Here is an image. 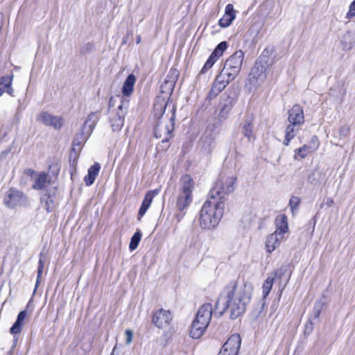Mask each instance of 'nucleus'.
Here are the masks:
<instances>
[{"label":"nucleus","mask_w":355,"mask_h":355,"mask_svg":"<svg viewBox=\"0 0 355 355\" xmlns=\"http://www.w3.org/2000/svg\"><path fill=\"white\" fill-rule=\"evenodd\" d=\"M179 73L176 69H170L164 81L160 87V92L166 94V96L157 99L154 103L153 116L155 120L154 125V136L159 139L162 136V125L165 130V137L162 140L163 148H168V142L173 137L176 116V105L172 103L171 96L173 92L175 85Z\"/></svg>","instance_id":"1"},{"label":"nucleus","mask_w":355,"mask_h":355,"mask_svg":"<svg viewBox=\"0 0 355 355\" xmlns=\"http://www.w3.org/2000/svg\"><path fill=\"white\" fill-rule=\"evenodd\" d=\"M252 297V288L245 283L239 285L236 282H230L222 291L214 305V313L220 318L230 310V318L235 320L245 311Z\"/></svg>","instance_id":"2"},{"label":"nucleus","mask_w":355,"mask_h":355,"mask_svg":"<svg viewBox=\"0 0 355 355\" xmlns=\"http://www.w3.org/2000/svg\"><path fill=\"white\" fill-rule=\"evenodd\" d=\"M224 200H214L209 197L200 211V225L205 230L215 228L220 221L224 213Z\"/></svg>","instance_id":"3"},{"label":"nucleus","mask_w":355,"mask_h":355,"mask_svg":"<svg viewBox=\"0 0 355 355\" xmlns=\"http://www.w3.org/2000/svg\"><path fill=\"white\" fill-rule=\"evenodd\" d=\"M120 104L113 111L107 112V121L112 132L119 133L124 125L129 107V99L118 96Z\"/></svg>","instance_id":"4"},{"label":"nucleus","mask_w":355,"mask_h":355,"mask_svg":"<svg viewBox=\"0 0 355 355\" xmlns=\"http://www.w3.org/2000/svg\"><path fill=\"white\" fill-rule=\"evenodd\" d=\"M237 178L234 175L225 176L220 174L219 178L215 182L214 186L210 190L209 197L214 200L223 198L224 203L226 201L225 195L232 193L234 191V184Z\"/></svg>","instance_id":"5"},{"label":"nucleus","mask_w":355,"mask_h":355,"mask_svg":"<svg viewBox=\"0 0 355 355\" xmlns=\"http://www.w3.org/2000/svg\"><path fill=\"white\" fill-rule=\"evenodd\" d=\"M236 96L233 92L227 90L220 97V101L216 112H218L217 122L214 123L220 124L227 120L230 112L236 102Z\"/></svg>","instance_id":"6"},{"label":"nucleus","mask_w":355,"mask_h":355,"mask_svg":"<svg viewBox=\"0 0 355 355\" xmlns=\"http://www.w3.org/2000/svg\"><path fill=\"white\" fill-rule=\"evenodd\" d=\"M244 55L243 51H236L227 59L220 73L227 77L229 80H234L241 71Z\"/></svg>","instance_id":"7"},{"label":"nucleus","mask_w":355,"mask_h":355,"mask_svg":"<svg viewBox=\"0 0 355 355\" xmlns=\"http://www.w3.org/2000/svg\"><path fill=\"white\" fill-rule=\"evenodd\" d=\"M3 202L10 209L17 207H28L30 204L28 196L21 191L11 187L5 192Z\"/></svg>","instance_id":"8"},{"label":"nucleus","mask_w":355,"mask_h":355,"mask_svg":"<svg viewBox=\"0 0 355 355\" xmlns=\"http://www.w3.org/2000/svg\"><path fill=\"white\" fill-rule=\"evenodd\" d=\"M219 124L209 123L203 132L202 141V149L205 153L210 154L215 148V140L218 135V128Z\"/></svg>","instance_id":"9"},{"label":"nucleus","mask_w":355,"mask_h":355,"mask_svg":"<svg viewBox=\"0 0 355 355\" xmlns=\"http://www.w3.org/2000/svg\"><path fill=\"white\" fill-rule=\"evenodd\" d=\"M254 116L252 114L245 115L243 121L240 123L239 128L244 139L250 143H253L256 139L254 130Z\"/></svg>","instance_id":"10"},{"label":"nucleus","mask_w":355,"mask_h":355,"mask_svg":"<svg viewBox=\"0 0 355 355\" xmlns=\"http://www.w3.org/2000/svg\"><path fill=\"white\" fill-rule=\"evenodd\" d=\"M228 47V42L227 41H222L214 48L208 59L206 60L202 68L201 69L200 73H205L208 69H211L216 62L223 55L224 52Z\"/></svg>","instance_id":"11"},{"label":"nucleus","mask_w":355,"mask_h":355,"mask_svg":"<svg viewBox=\"0 0 355 355\" xmlns=\"http://www.w3.org/2000/svg\"><path fill=\"white\" fill-rule=\"evenodd\" d=\"M227 77L225 76L223 73H220L215 78L213 83L211 84V89L207 94L206 100L211 101L215 98L231 82Z\"/></svg>","instance_id":"12"},{"label":"nucleus","mask_w":355,"mask_h":355,"mask_svg":"<svg viewBox=\"0 0 355 355\" xmlns=\"http://www.w3.org/2000/svg\"><path fill=\"white\" fill-rule=\"evenodd\" d=\"M241 344L239 334H232L224 343L218 355H238Z\"/></svg>","instance_id":"13"},{"label":"nucleus","mask_w":355,"mask_h":355,"mask_svg":"<svg viewBox=\"0 0 355 355\" xmlns=\"http://www.w3.org/2000/svg\"><path fill=\"white\" fill-rule=\"evenodd\" d=\"M268 67L269 66L256 61L249 73V80L254 84L262 83L266 77V70Z\"/></svg>","instance_id":"14"},{"label":"nucleus","mask_w":355,"mask_h":355,"mask_svg":"<svg viewBox=\"0 0 355 355\" xmlns=\"http://www.w3.org/2000/svg\"><path fill=\"white\" fill-rule=\"evenodd\" d=\"M172 320L171 312L160 309L152 317L153 324L159 329L168 326Z\"/></svg>","instance_id":"15"},{"label":"nucleus","mask_w":355,"mask_h":355,"mask_svg":"<svg viewBox=\"0 0 355 355\" xmlns=\"http://www.w3.org/2000/svg\"><path fill=\"white\" fill-rule=\"evenodd\" d=\"M39 120L45 125L52 127L55 130H60L63 125V118L54 116L48 112H42Z\"/></svg>","instance_id":"16"},{"label":"nucleus","mask_w":355,"mask_h":355,"mask_svg":"<svg viewBox=\"0 0 355 355\" xmlns=\"http://www.w3.org/2000/svg\"><path fill=\"white\" fill-rule=\"evenodd\" d=\"M288 121L297 125H302L304 123V114L302 107L295 104L288 111Z\"/></svg>","instance_id":"17"},{"label":"nucleus","mask_w":355,"mask_h":355,"mask_svg":"<svg viewBox=\"0 0 355 355\" xmlns=\"http://www.w3.org/2000/svg\"><path fill=\"white\" fill-rule=\"evenodd\" d=\"M235 18L236 12L234 6L232 4L228 3L225 6L224 15L218 21V25L221 28H227L232 24Z\"/></svg>","instance_id":"18"},{"label":"nucleus","mask_w":355,"mask_h":355,"mask_svg":"<svg viewBox=\"0 0 355 355\" xmlns=\"http://www.w3.org/2000/svg\"><path fill=\"white\" fill-rule=\"evenodd\" d=\"M136 82V77L133 73L128 75L121 88L122 95L120 97H124L128 99V97L134 91V86Z\"/></svg>","instance_id":"19"},{"label":"nucleus","mask_w":355,"mask_h":355,"mask_svg":"<svg viewBox=\"0 0 355 355\" xmlns=\"http://www.w3.org/2000/svg\"><path fill=\"white\" fill-rule=\"evenodd\" d=\"M27 311L26 310H22L19 311L17 316V319L15 322L12 324L11 327L10 328V333L13 335H17L21 334L24 320L27 316Z\"/></svg>","instance_id":"20"},{"label":"nucleus","mask_w":355,"mask_h":355,"mask_svg":"<svg viewBox=\"0 0 355 355\" xmlns=\"http://www.w3.org/2000/svg\"><path fill=\"white\" fill-rule=\"evenodd\" d=\"M101 169V164L98 162H95L87 170V173L84 178V181L86 186L89 187L92 185L98 176Z\"/></svg>","instance_id":"21"},{"label":"nucleus","mask_w":355,"mask_h":355,"mask_svg":"<svg viewBox=\"0 0 355 355\" xmlns=\"http://www.w3.org/2000/svg\"><path fill=\"white\" fill-rule=\"evenodd\" d=\"M282 235H279L277 232L270 234L266 241V250L268 252L271 253L279 245Z\"/></svg>","instance_id":"22"},{"label":"nucleus","mask_w":355,"mask_h":355,"mask_svg":"<svg viewBox=\"0 0 355 355\" xmlns=\"http://www.w3.org/2000/svg\"><path fill=\"white\" fill-rule=\"evenodd\" d=\"M98 120L99 117L97 116V112H92L87 116L81 128H83V130H87L90 133H92Z\"/></svg>","instance_id":"23"},{"label":"nucleus","mask_w":355,"mask_h":355,"mask_svg":"<svg viewBox=\"0 0 355 355\" xmlns=\"http://www.w3.org/2000/svg\"><path fill=\"white\" fill-rule=\"evenodd\" d=\"M275 225L279 235L284 234L288 231V218L286 214H279L275 218Z\"/></svg>","instance_id":"24"},{"label":"nucleus","mask_w":355,"mask_h":355,"mask_svg":"<svg viewBox=\"0 0 355 355\" xmlns=\"http://www.w3.org/2000/svg\"><path fill=\"white\" fill-rule=\"evenodd\" d=\"M92 134L89 131L80 128V132L76 134L73 138L72 146L82 148L83 144L86 142Z\"/></svg>","instance_id":"25"},{"label":"nucleus","mask_w":355,"mask_h":355,"mask_svg":"<svg viewBox=\"0 0 355 355\" xmlns=\"http://www.w3.org/2000/svg\"><path fill=\"white\" fill-rule=\"evenodd\" d=\"M299 130V125L291 123H289V124L287 125L285 129V138L284 141V144L285 146L289 145L291 141L295 138Z\"/></svg>","instance_id":"26"},{"label":"nucleus","mask_w":355,"mask_h":355,"mask_svg":"<svg viewBox=\"0 0 355 355\" xmlns=\"http://www.w3.org/2000/svg\"><path fill=\"white\" fill-rule=\"evenodd\" d=\"M182 194L192 196L193 179L189 175H184L181 178Z\"/></svg>","instance_id":"27"},{"label":"nucleus","mask_w":355,"mask_h":355,"mask_svg":"<svg viewBox=\"0 0 355 355\" xmlns=\"http://www.w3.org/2000/svg\"><path fill=\"white\" fill-rule=\"evenodd\" d=\"M206 329V327H203L200 322H197L196 320L194 319L191 326L190 336L193 339H198L202 336Z\"/></svg>","instance_id":"28"},{"label":"nucleus","mask_w":355,"mask_h":355,"mask_svg":"<svg viewBox=\"0 0 355 355\" xmlns=\"http://www.w3.org/2000/svg\"><path fill=\"white\" fill-rule=\"evenodd\" d=\"M192 202V196L188 194H181L178 196L177 200V208L180 212H183L188 208L191 202Z\"/></svg>","instance_id":"29"},{"label":"nucleus","mask_w":355,"mask_h":355,"mask_svg":"<svg viewBox=\"0 0 355 355\" xmlns=\"http://www.w3.org/2000/svg\"><path fill=\"white\" fill-rule=\"evenodd\" d=\"M325 297L323 296L322 299L317 300L313 306V310L311 315L309 317V318L312 319V321L314 320H318L320 318L321 311L323 309V306L325 304Z\"/></svg>","instance_id":"30"},{"label":"nucleus","mask_w":355,"mask_h":355,"mask_svg":"<svg viewBox=\"0 0 355 355\" xmlns=\"http://www.w3.org/2000/svg\"><path fill=\"white\" fill-rule=\"evenodd\" d=\"M41 202L45 204V209L48 213L51 212L55 207L53 196L46 192L40 198Z\"/></svg>","instance_id":"31"},{"label":"nucleus","mask_w":355,"mask_h":355,"mask_svg":"<svg viewBox=\"0 0 355 355\" xmlns=\"http://www.w3.org/2000/svg\"><path fill=\"white\" fill-rule=\"evenodd\" d=\"M39 256H40V258H39V261H38V266H37V279H36L33 293H35V291L38 287V285L40 284L42 275L44 267V255L43 252H40Z\"/></svg>","instance_id":"32"},{"label":"nucleus","mask_w":355,"mask_h":355,"mask_svg":"<svg viewBox=\"0 0 355 355\" xmlns=\"http://www.w3.org/2000/svg\"><path fill=\"white\" fill-rule=\"evenodd\" d=\"M273 48L267 47L266 48L257 60V62H261L267 66H270L272 64V61L270 60V57L273 53Z\"/></svg>","instance_id":"33"},{"label":"nucleus","mask_w":355,"mask_h":355,"mask_svg":"<svg viewBox=\"0 0 355 355\" xmlns=\"http://www.w3.org/2000/svg\"><path fill=\"white\" fill-rule=\"evenodd\" d=\"M311 147H309V145L304 144L300 148H296L294 150V159H298V157L301 159L305 158L308 154L313 153L311 149H310Z\"/></svg>","instance_id":"34"},{"label":"nucleus","mask_w":355,"mask_h":355,"mask_svg":"<svg viewBox=\"0 0 355 355\" xmlns=\"http://www.w3.org/2000/svg\"><path fill=\"white\" fill-rule=\"evenodd\" d=\"M47 180V175L46 173L42 172L35 179V183L32 186V188L35 190H42L45 187L46 182Z\"/></svg>","instance_id":"35"},{"label":"nucleus","mask_w":355,"mask_h":355,"mask_svg":"<svg viewBox=\"0 0 355 355\" xmlns=\"http://www.w3.org/2000/svg\"><path fill=\"white\" fill-rule=\"evenodd\" d=\"M142 237V233L140 230H137V231L133 234L130 239V241L129 243V250L132 252L136 250L141 241Z\"/></svg>","instance_id":"36"},{"label":"nucleus","mask_w":355,"mask_h":355,"mask_svg":"<svg viewBox=\"0 0 355 355\" xmlns=\"http://www.w3.org/2000/svg\"><path fill=\"white\" fill-rule=\"evenodd\" d=\"M198 311L204 317L209 318V319L211 318L213 314L217 317L214 313V309H213L211 303L202 304Z\"/></svg>","instance_id":"37"},{"label":"nucleus","mask_w":355,"mask_h":355,"mask_svg":"<svg viewBox=\"0 0 355 355\" xmlns=\"http://www.w3.org/2000/svg\"><path fill=\"white\" fill-rule=\"evenodd\" d=\"M273 282H274V278L273 277H268L263 282V284L262 286V295H263V298H266L272 288V285H273Z\"/></svg>","instance_id":"38"},{"label":"nucleus","mask_w":355,"mask_h":355,"mask_svg":"<svg viewBox=\"0 0 355 355\" xmlns=\"http://www.w3.org/2000/svg\"><path fill=\"white\" fill-rule=\"evenodd\" d=\"M12 75L11 76H4L5 79H2L5 82L4 87L6 88V92L11 96H14V89L12 87Z\"/></svg>","instance_id":"39"},{"label":"nucleus","mask_w":355,"mask_h":355,"mask_svg":"<svg viewBox=\"0 0 355 355\" xmlns=\"http://www.w3.org/2000/svg\"><path fill=\"white\" fill-rule=\"evenodd\" d=\"M81 148L77 146H72V148L71 149L70 153H69V162L73 163V164H76L77 160L79 157V154L80 152Z\"/></svg>","instance_id":"40"},{"label":"nucleus","mask_w":355,"mask_h":355,"mask_svg":"<svg viewBox=\"0 0 355 355\" xmlns=\"http://www.w3.org/2000/svg\"><path fill=\"white\" fill-rule=\"evenodd\" d=\"M301 199L295 196H291V198L289 200V206L290 209L293 213L294 214V211L295 209H297L300 205Z\"/></svg>","instance_id":"41"},{"label":"nucleus","mask_w":355,"mask_h":355,"mask_svg":"<svg viewBox=\"0 0 355 355\" xmlns=\"http://www.w3.org/2000/svg\"><path fill=\"white\" fill-rule=\"evenodd\" d=\"M195 319L196 320L197 322H200V324L203 325V327H206L207 328L211 321V319H209V318L204 317L203 315L200 314L198 311L196 313Z\"/></svg>","instance_id":"42"},{"label":"nucleus","mask_w":355,"mask_h":355,"mask_svg":"<svg viewBox=\"0 0 355 355\" xmlns=\"http://www.w3.org/2000/svg\"><path fill=\"white\" fill-rule=\"evenodd\" d=\"M320 146V141L316 135H313L310 140V145H309V147H311L310 149L313 152H315L318 150V147Z\"/></svg>","instance_id":"43"},{"label":"nucleus","mask_w":355,"mask_h":355,"mask_svg":"<svg viewBox=\"0 0 355 355\" xmlns=\"http://www.w3.org/2000/svg\"><path fill=\"white\" fill-rule=\"evenodd\" d=\"M313 330V323L311 318H309L304 325V334L305 336H309Z\"/></svg>","instance_id":"44"},{"label":"nucleus","mask_w":355,"mask_h":355,"mask_svg":"<svg viewBox=\"0 0 355 355\" xmlns=\"http://www.w3.org/2000/svg\"><path fill=\"white\" fill-rule=\"evenodd\" d=\"M159 189H153V190H150L146 192L144 198L146 200H147L148 202H150V203H152L154 197L156 196L159 193Z\"/></svg>","instance_id":"45"},{"label":"nucleus","mask_w":355,"mask_h":355,"mask_svg":"<svg viewBox=\"0 0 355 355\" xmlns=\"http://www.w3.org/2000/svg\"><path fill=\"white\" fill-rule=\"evenodd\" d=\"M288 267V266H282L281 268L276 270L274 272L275 277L281 279L285 275V273L287 272Z\"/></svg>","instance_id":"46"},{"label":"nucleus","mask_w":355,"mask_h":355,"mask_svg":"<svg viewBox=\"0 0 355 355\" xmlns=\"http://www.w3.org/2000/svg\"><path fill=\"white\" fill-rule=\"evenodd\" d=\"M355 17V0H354L349 5V10L346 14V18L348 19H352Z\"/></svg>","instance_id":"47"},{"label":"nucleus","mask_w":355,"mask_h":355,"mask_svg":"<svg viewBox=\"0 0 355 355\" xmlns=\"http://www.w3.org/2000/svg\"><path fill=\"white\" fill-rule=\"evenodd\" d=\"M94 45L92 43H87L83 45L80 49V53L85 55L92 52L94 50Z\"/></svg>","instance_id":"48"},{"label":"nucleus","mask_w":355,"mask_h":355,"mask_svg":"<svg viewBox=\"0 0 355 355\" xmlns=\"http://www.w3.org/2000/svg\"><path fill=\"white\" fill-rule=\"evenodd\" d=\"M350 132V128L348 125H342L338 129V133L339 136L340 137H347Z\"/></svg>","instance_id":"49"},{"label":"nucleus","mask_w":355,"mask_h":355,"mask_svg":"<svg viewBox=\"0 0 355 355\" xmlns=\"http://www.w3.org/2000/svg\"><path fill=\"white\" fill-rule=\"evenodd\" d=\"M12 148V145H10L6 149L1 151L0 153V162L4 161L7 159L8 155L11 153Z\"/></svg>","instance_id":"50"},{"label":"nucleus","mask_w":355,"mask_h":355,"mask_svg":"<svg viewBox=\"0 0 355 355\" xmlns=\"http://www.w3.org/2000/svg\"><path fill=\"white\" fill-rule=\"evenodd\" d=\"M118 96L119 95H116V96H111L109 98V101H108V108H107V112H110V111H113L114 109H112L115 105H116V99L119 98H118Z\"/></svg>","instance_id":"51"},{"label":"nucleus","mask_w":355,"mask_h":355,"mask_svg":"<svg viewBox=\"0 0 355 355\" xmlns=\"http://www.w3.org/2000/svg\"><path fill=\"white\" fill-rule=\"evenodd\" d=\"M307 181L311 184H315L318 182V180L315 177V173L314 171H311L308 175Z\"/></svg>","instance_id":"52"},{"label":"nucleus","mask_w":355,"mask_h":355,"mask_svg":"<svg viewBox=\"0 0 355 355\" xmlns=\"http://www.w3.org/2000/svg\"><path fill=\"white\" fill-rule=\"evenodd\" d=\"M125 336H126L125 343H126V344L129 345L132 341L133 331L132 330H130V329H126L125 331Z\"/></svg>","instance_id":"53"},{"label":"nucleus","mask_w":355,"mask_h":355,"mask_svg":"<svg viewBox=\"0 0 355 355\" xmlns=\"http://www.w3.org/2000/svg\"><path fill=\"white\" fill-rule=\"evenodd\" d=\"M148 209V207L141 205L138 211V220H140L145 215Z\"/></svg>","instance_id":"54"},{"label":"nucleus","mask_w":355,"mask_h":355,"mask_svg":"<svg viewBox=\"0 0 355 355\" xmlns=\"http://www.w3.org/2000/svg\"><path fill=\"white\" fill-rule=\"evenodd\" d=\"M2 79H5L4 76L0 78V97L6 92V88L4 87L5 82Z\"/></svg>","instance_id":"55"},{"label":"nucleus","mask_w":355,"mask_h":355,"mask_svg":"<svg viewBox=\"0 0 355 355\" xmlns=\"http://www.w3.org/2000/svg\"><path fill=\"white\" fill-rule=\"evenodd\" d=\"M141 205L143 206H145V207H148V208L150 207L151 203L150 202H148L147 200H146L144 198L142 200V202H141Z\"/></svg>","instance_id":"56"},{"label":"nucleus","mask_w":355,"mask_h":355,"mask_svg":"<svg viewBox=\"0 0 355 355\" xmlns=\"http://www.w3.org/2000/svg\"><path fill=\"white\" fill-rule=\"evenodd\" d=\"M184 216V213L180 212L176 215V218H178V220H181Z\"/></svg>","instance_id":"57"},{"label":"nucleus","mask_w":355,"mask_h":355,"mask_svg":"<svg viewBox=\"0 0 355 355\" xmlns=\"http://www.w3.org/2000/svg\"><path fill=\"white\" fill-rule=\"evenodd\" d=\"M283 290H284V287L279 291V293H278V295H277V302H279V300L281 299Z\"/></svg>","instance_id":"58"},{"label":"nucleus","mask_w":355,"mask_h":355,"mask_svg":"<svg viewBox=\"0 0 355 355\" xmlns=\"http://www.w3.org/2000/svg\"><path fill=\"white\" fill-rule=\"evenodd\" d=\"M333 204H334V200L332 199H331V198H327V205L329 207H331Z\"/></svg>","instance_id":"59"},{"label":"nucleus","mask_w":355,"mask_h":355,"mask_svg":"<svg viewBox=\"0 0 355 355\" xmlns=\"http://www.w3.org/2000/svg\"><path fill=\"white\" fill-rule=\"evenodd\" d=\"M141 41V37L140 35H137L136 37V43L139 44Z\"/></svg>","instance_id":"60"},{"label":"nucleus","mask_w":355,"mask_h":355,"mask_svg":"<svg viewBox=\"0 0 355 355\" xmlns=\"http://www.w3.org/2000/svg\"><path fill=\"white\" fill-rule=\"evenodd\" d=\"M17 339H14V341H13V343H12V345L11 347V350H12L15 346H16V343H17Z\"/></svg>","instance_id":"61"},{"label":"nucleus","mask_w":355,"mask_h":355,"mask_svg":"<svg viewBox=\"0 0 355 355\" xmlns=\"http://www.w3.org/2000/svg\"><path fill=\"white\" fill-rule=\"evenodd\" d=\"M34 173L35 171L33 169H28L27 171V174L29 175H32Z\"/></svg>","instance_id":"62"},{"label":"nucleus","mask_w":355,"mask_h":355,"mask_svg":"<svg viewBox=\"0 0 355 355\" xmlns=\"http://www.w3.org/2000/svg\"><path fill=\"white\" fill-rule=\"evenodd\" d=\"M117 349V345H115L112 350V352L111 353H113V355H114V353L116 352V350Z\"/></svg>","instance_id":"63"},{"label":"nucleus","mask_w":355,"mask_h":355,"mask_svg":"<svg viewBox=\"0 0 355 355\" xmlns=\"http://www.w3.org/2000/svg\"><path fill=\"white\" fill-rule=\"evenodd\" d=\"M311 221L313 222V227H314V226H315V223H316L315 216H314V217L311 219Z\"/></svg>","instance_id":"64"}]
</instances>
